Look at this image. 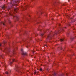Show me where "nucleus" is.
<instances>
[{
    "instance_id": "1",
    "label": "nucleus",
    "mask_w": 76,
    "mask_h": 76,
    "mask_svg": "<svg viewBox=\"0 0 76 76\" xmlns=\"http://www.w3.org/2000/svg\"><path fill=\"white\" fill-rule=\"evenodd\" d=\"M57 33H58V32H55L53 34L51 33H50V34L48 36L47 39H48V40H49V39H51V37H53V36H54V34H55V35H57Z\"/></svg>"
},
{
    "instance_id": "2",
    "label": "nucleus",
    "mask_w": 76,
    "mask_h": 76,
    "mask_svg": "<svg viewBox=\"0 0 76 76\" xmlns=\"http://www.w3.org/2000/svg\"><path fill=\"white\" fill-rule=\"evenodd\" d=\"M21 51L22 52V55L23 56H27V53L24 51L22 49H21Z\"/></svg>"
},
{
    "instance_id": "3",
    "label": "nucleus",
    "mask_w": 76,
    "mask_h": 76,
    "mask_svg": "<svg viewBox=\"0 0 76 76\" xmlns=\"http://www.w3.org/2000/svg\"><path fill=\"white\" fill-rule=\"evenodd\" d=\"M4 51L7 54H8V53H9V48H8L6 47L5 48V50Z\"/></svg>"
},
{
    "instance_id": "4",
    "label": "nucleus",
    "mask_w": 76,
    "mask_h": 76,
    "mask_svg": "<svg viewBox=\"0 0 76 76\" xmlns=\"http://www.w3.org/2000/svg\"><path fill=\"white\" fill-rule=\"evenodd\" d=\"M11 72V70H10L6 72L5 73L6 75H7V76H9L10 75V72Z\"/></svg>"
},
{
    "instance_id": "5",
    "label": "nucleus",
    "mask_w": 76,
    "mask_h": 76,
    "mask_svg": "<svg viewBox=\"0 0 76 76\" xmlns=\"http://www.w3.org/2000/svg\"><path fill=\"white\" fill-rule=\"evenodd\" d=\"M15 67H16V69H15V70H16V71H17V72H19V69H18L19 67L18 66H16V65H15Z\"/></svg>"
},
{
    "instance_id": "6",
    "label": "nucleus",
    "mask_w": 76,
    "mask_h": 76,
    "mask_svg": "<svg viewBox=\"0 0 76 76\" xmlns=\"http://www.w3.org/2000/svg\"><path fill=\"white\" fill-rule=\"evenodd\" d=\"M17 60H16L15 59H13L12 60V62L10 61V64H12V62H13V61H16Z\"/></svg>"
},
{
    "instance_id": "7",
    "label": "nucleus",
    "mask_w": 76,
    "mask_h": 76,
    "mask_svg": "<svg viewBox=\"0 0 76 76\" xmlns=\"http://www.w3.org/2000/svg\"><path fill=\"white\" fill-rule=\"evenodd\" d=\"M1 9H2L3 10H5V9L6 8V7H5L4 6H4L1 7Z\"/></svg>"
},
{
    "instance_id": "8",
    "label": "nucleus",
    "mask_w": 76,
    "mask_h": 76,
    "mask_svg": "<svg viewBox=\"0 0 76 76\" xmlns=\"http://www.w3.org/2000/svg\"><path fill=\"white\" fill-rule=\"evenodd\" d=\"M70 39L71 40H72H72H73V39H74V38L73 37H71L70 38Z\"/></svg>"
},
{
    "instance_id": "9",
    "label": "nucleus",
    "mask_w": 76,
    "mask_h": 76,
    "mask_svg": "<svg viewBox=\"0 0 76 76\" xmlns=\"http://www.w3.org/2000/svg\"><path fill=\"white\" fill-rule=\"evenodd\" d=\"M12 53L13 54H15V49H14L13 50Z\"/></svg>"
},
{
    "instance_id": "10",
    "label": "nucleus",
    "mask_w": 76,
    "mask_h": 76,
    "mask_svg": "<svg viewBox=\"0 0 76 76\" xmlns=\"http://www.w3.org/2000/svg\"><path fill=\"white\" fill-rule=\"evenodd\" d=\"M53 76H57V74H56V73H54L53 75Z\"/></svg>"
},
{
    "instance_id": "11",
    "label": "nucleus",
    "mask_w": 76,
    "mask_h": 76,
    "mask_svg": "<svg viewBox=\"0 0 76 76\" xmlns=\"http://www.w3.org/2000/svg\"><path fill=\"white\" fill-rule=\"evenodd\" d=\"M37 73H38V72H37L36 71H35L34 72V75H35V74H37Z\"/></svg>"
},
{
    "instance_id": "12",
    "label": "nucleus",
    "mask_w": 76,
    "mask_h": 76,
    "mask_svg": "<svg viewBox=\"0 0 76 76\" xmlns=\"http://www.w3.org/2000/svg\"><path fill=\"white\" fill-rule=\"evenodd\" d=\"M44 33H42V34H41L40 35V36H43V35H44Z\"/></svg>"
},
{
    "instance_id": "13",
    "label": "nucleus",
    "mask_w": 76,
    "mask_h": 76,
    "mask_svg": "<svg viewBox=\"0 0 76 76\" xmlns=\"http://www.w3.org/2000/svg\"><path fill=\"white\" fill-rule=\"evenodd\" d=\"M60 41H61V42H62V41H64V39H60Z\"/></svg>"
},
{
    "instance_id": "14",
    "label": "nucleus",
    "mask_w": 76,
    "mask_h": 76,
    "mask_svg": "<svg viewBox=\"0 0 76 76\" xmlns=\"http://www.w3.org/2000/svg\"><path fill=\"white\" fill-rule=\"evenodd\" d=\"M1 58H3V55H1Z\"/></svg>"
},
{
    "instance_id": "15",
    "label": "nucleus",
    "mask_w": 76,
    "mask_h": 76,
    "mask_svg": "<svg viewBox=\"0 0 76 76\" xmlns=\"http://www.w3.org/2000/svg\"><path fill=\"white\" fill-rule=\"evenodd\" d=\"M66 18H67L68 19H69V16L68 15H67L66 16Z\"/></svg>"
},
{
    "instance_id": "16",
    "label": "nucleus",
    "mask_w": 76,
    "mask_h": 76,
    "mask_svg": "<svg viewBox=\"0 0 76 76\" xmlns=\"http://www.w3.org/2000/svg\"><path fill=\"white\" fill-rule=\"evenodd\" d=\"M3 43H4V44H5L6 43V42L4 41V42H3Z\"/></svg>"
},
{
    "instance_id": "17",
    "label": "nucleus",
    "mask_w": 76,
    "mask_h": 76,
    "mask_svg": "<svg viewBox=\"0 0 76 76\" xmlns=\"http://www.w3.org/2000/svg\"><path fill=\"white\" fill-rule=\"evenodd\" d=\"M2 24H3V25H5V24L4 23L2 22Z\"/></svg>"
},
{
    "instance_id": "18",
    "label": "nucleus",
    "mask_w": 76,
    "mask_h": 76,
    "mask_svg": "<svg viewBox=\"0 0 76 76\" xmlns=\"http://www.w3.org/2000/svg\"><path fill=\"white\" fill-rule=\"evenodd\" d=\"M40 71H42V68H40Z\"/></svg>"
},
{
    "instance_id": "19",
    "label": "nucleus",
    "mask_w": 76,
    "mask_h": 76,
    "mask_svg": "<svg viewBox=\"0 0 76 76\" xmlns=\"http://www.w3.org/2000/svg\"><path fill=\"white\" fill-rule=\"evenodd\" d=\"M4 66H5V68H6V67H7V66H6V65H4Z\"/></svg>"
},
{
    "instance_id": "20",
    "label": "nucleus",
    "mask_w": 76,
    "mask_h": 76,
    "mask_svg": "<svg viewBox=\"0 0 76 76\" xmlns=\"http://www.w3.org/2000/svg\"><path fill=\"white\" fill-rule=\"evenodd\" d=\"M29 17H31V15H28Z\"/></svg>"
},
{
    "instance_id": "21",
    "label": "nucleus",
    "mask_w": 76,
    "mask_h": 76,
    "mask_svg": "<svg viewBox=\"0 0 76 76\" xmlns=\"http://www.w3.org/2000/svg\"><path fill=\"white\" fill-rule=\"evenodd\" d=\"M45 16H47V14H46V15H45Z\"/></svg>"
},
{
    "instance_id": "22",
    "label": "nucleus",
    "mask_w": 76,
    "mask_h": 76,
    "mask_svg": "<svg viewBox=\"0 0 76 76\" xmlns=\"http://www.w3.org/2000/svg\"><path fill=\"white\" fill-rule=\"evenodd\" d=\"M39 31H41V30L40 29H39Z\"/></svg>"
},
{
    "instance_id": "23",
    "label": "nucleus",
    "mask_w": 76,
    "mask_h": 76,
    "mask_svg": "<svg viewBox=\"0 0 76 76\" xmlns=\"http://www.w3.org/2000/svg\"><path fill=\"white\" fill-rule=\"evenodd\" d=\"M32 52H33V53H35V51H32Z\"/></svg>"
},
{
    "instance_id": "24",
    "label": "nucleus",
    "mask_w": 76,
    "mask_h": 76,
    "mask_svg": "<svg viewBox=\"0 0 76 76\" xmlns=\"http://www.w3.org/2000/svg\"><path fill=\"white\" fill-rule=\"evenodd\" d=\"M9 23H11V22L10 21V22H9Z\"/></svg>"
},
{
    "instance_id": "25",
    "label": "nucleus",
    "mask_w": 76,
    "mask_h": 76,
    "mask_svg": "<svg viewBox=\"0 0 76 76\" xmlns=\"http://www.w3.org/2000/svg\"><path fill=\"white\" fill-rule=\"evenodd\" d=\"M66 76H68V73L66 74Z\"/></svg>"
},
{
    "instance_id": "26",
    "label": "nucleus",
    "mask_w": 76,
    "mask_h": 76,
    "mask_svg": "<svg viewBox=\"0 0 76 76\" xmlns=\"http://www.w3.org/2000/svg\"><path fill=\"white\" fill-rule=\"evenodd\" d=\"M59 26H60L61 25V24H59Z\"/></svg>"
},
{
    "instance_id": "27",
    "label": "nucleus",
    "mask_w": 76,
    "mask_h": 76,
    "mask_svg": "<svg viewBox=\"0 0 76 76\" xmlns=\"http://www.w3.org/2000/svg\"><path fill=\"white\" fill-rule=\"evenodd\" d=\"M53 53H51L50 54H51V55H53Z\"/></svg>"
},
{
    "instance_id": "28",
    "label": "nucleus",
    "mask_w": 76,
    "mask_h": 76,
    "mask_svg": "<svg viewBox=\"0 0 76 76\" xmlns=\"http://www.w3.org/2000/svg\"><path fill=\"white\" fill-rule=\"evenodd\" d=\"M0 46L1 47V44H0Z\"/></svg>"
},
{
    "instance_id": "29",
    "label": "nucleus",
    "mask_w": 76,
    "mask_h": 76,
    "mask_svg": "<svg viewBox=\"0 0 76 76\" xmlns=\"http://www.w3.org/2000/svg\"><path fill=\"white\" fill-rule=\"evenodd\" d=\"M16 9H15V10H14L15 11H16Z\"/></svg>"
},
{
    "instance_id": "30",
    "label": "nucleus",
    "mask_w": 76,
    "mask_h": 76,
    "mask_svg": "<svg viewBox=\"0 0 76 76\" xmlns=\"http://www.w3.org/2000/svg\"><path fill=\"white\" fill-rule=\"evenodd\" d=\"M68 25H69V26H70V24H68Z\"/></svg>"
},
{
    "instance_id": "31",
    "label": "nucleus",
    "mask_w": 76,
    "mask_h": 76,
    "mask_svg": "<svg viewBox=\"0 0 76 76\" xmlns=\"http://www.w3.org/2000/svg\"><path fill=\"white\" fill-rule=\"evenodd\" d=\"M60 49H61V50H62V48H60Z\"/></svg>"
},
{
    "instance_id": "32",
    "label": "nucleus",
    "mask_w": 76,
    "mask_h": 76,
    "mask_svg": "<svg viewBox=\"0 0 76 76\" xmlns=\"http://www.w3.org/2000/svg\"><path fill=\"white\" fill-rule=\"evenodd\" d=\"M39 17H38L37 18V19H38V18H39Z\"/></svg>"
},
{
    "instance_id": "33",
    "label": "nucleus",
    "mask_w": 76,
    "mask_h": 76,
    "mask_svg": "<svg viewBox=\"0 0 76 76\" xmlns=\"http://www.w3.org/2000/svg\"><path fill=\"white\" fill-rule=\"evenodd\" d=\"M29 39H30V40H31V38H29Z\"/></svg>"
},
{
    "instance_id": "34",
    "label": "nucleus",
    "mask_w": 76,
    "mask_h": 76,
    "mask_svg": "<svg viewBox=\"0 0 76 76\" xmlns=\"http://www.w3.org/2000/svg\"><path fill=\"white\" fill-rule=\"evenodd\" d=\"M62 30H63V31H64V30L63 29H62Z\"/></svg>"
},
{
    "instance_id": "35",
    "label": "nucleus",
    "mask_w": 76,
    "mask_h": 76,
    "mask_svg": "<svg viewBox=\"0 0 76 76\" xmlns=\"http://www.w3.org/2000/svg\"><path fill=\"white\" fill-rule=\"evenodd\" d=\"M41 15H42V13H41Z\"/></svg>"
},
{
    "instance_id": "36",
    "label": "nucleus",
    "mask_w": 76,
    "mask_h": 76,
    "mask_svg": "<svg viewBox=\"0 0 76 76\" xmlns=\"http://www.w3.org/2000/svg\"><path fill=\"white\" fill-rule=\"evenodd\" d=\"M63 75H62L61 76H63Z\"/></svg>"
},
{
    "instance_id": "37",
    "label": "nucleus",
    "mask_w": 76,
    "mask_h": 76,
    "mask_svg": "<svg viewBox=\"0 0 76 76\" xmlns=\"http://www.w3.org/2000/svg\"><path fill=\"white\" fill-rule=\"evenodd\" d=\"M35 35L36 37V34H35Z\"/></svg>"
},
{
    "instance_id": "38",
    "label": "nucleus",
    "mask_w": 76,
    "mask_h": 76,
    "mask_svg": "<svg viewBox=\"0 0 76 76\" xmlns=\"http://www.w3.org/2000/svg\"><path fill=\"white\" fill-rule=\"evenodd\" d=\"M10 60H11V59H10Z\"/></svg>"
},
{
    "instance_id": "39",
    "label": "nucleus",
    "mask_w": 76,
    "mask_h": 76,
    "mask_svg": "<svg viewBox=\"0 0 76 76\" xmlns=\"http://www.w3.org/2000/svg\"><path fill=\"white\" fill-rule=\"evenodd\" d=\"M16 49H17V48H16Z\"/></svg>"
},
{
    "instance_id": "40",
    "label": "nucleus",
    "mask_w": 76,
    "mask_h": 76,
    "mask_svg": "<svg viewBox=\"0 0 76 76\" xmlns=\"http://www.w3.org/2000/svg\"><path fill=\"white\" fill-rule=\"evenodd\" d=\"M27 48H28V47H26Z\"/></svg>"
},
{
    "instance_id": "41",
    "label": "nucleus",
    "mask_w": 76,
    "mask_h": 76,
    "mask_svg": "<svg viewBox=\"0 0 76 76\" xmlns=\"http://www.w3.org/2000/svg\"><path fill=\"white\" fill-rule=\"evenodd\" d=\"M56 17H57V16Z\"/></svg>"
}]
</instances>
